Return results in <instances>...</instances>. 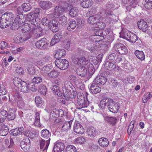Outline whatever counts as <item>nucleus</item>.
Masks as SVG:
<instances>
[{"instance_id": "1", "label": "nucleus", "mask_w": 152, "mask_h": 152, "mask_svg": "<svg viewBox=\"0 0 152 152\" xmlns=\"http://www.w3.org/2000/svg\"><path fill=\"white\" fill-rule=\"evenodd\" d=\"M114 7L113 4L108 3L106 6V9H102L100 11L99 13L102 14L103 17L104 18V21L108 23L116 19V16L111 10Z\"/></svg>"}, {"instance_id": "2", "label": "nucleus", "mask_w": 152, "mask_h": 152, "mask_svg": "<svg viewBox=\"0 0 152 152\" xmlns=\"http://www.w3.org/2000/svg\"><path fill=\"white\" fill-rule=\"evenodd\" d=\"M63 95L66 100H69L70 98L74 99L76 96L75 93L73 95L71 94V91L74 92L75 88L72 83L69 81H65L64 86L62 87Z\"/></svg>"}, {"instance_id": "3", "label": "nucleus", "mask_w": 152, "mask_h": 152, "mask_svg": "<svg viewBox=\"0 0 152 152\" xmlns=\"http://www.w3.org/2000/svg\"><path fill=\"white\" fill-rule=\"evenodd\" d=\"M88 102L84 96H78L77 97V108L81 109L88 105Z\"/></svg>"}, {"instance_id": "4", "label": "nucleus", "mask_w": 152, "mask_h": 152, "mask_svg": "<svg viewBox=\"0 0 152 152\" xmlns=\"http://www.w3.org/2000/svg\"><path fill=\"white\" fill-rule=\"evenodd\" d=\"M113 49L120 54L124 55L128 52L127 48L123 44L120 43H116L113 47Z\"/></svg>"}, {"instance_id": "5", "label": "nucleus", "mask_w": 152, "mask_h": 152, "mask_svg": "<svg viewBox=\"0 0 152 152\" xmlns=\"http://www.w3.org/2000/svg\"><path fill=\"white\" fill-rule=\"evenodd\" d=\"M107 107L110 112L114 113H118L120 108L118 103H117L112 99H110L109 101L107 104Z\"/></svg>"}, {"instance_id": "6", "label": "nucleus", "mask_w": 152, "mask_h": 152, "mask_svg": "<svg viewBox=\"0 0 152 152\" xmlns=\"http://www.w3.org/2000/svg\"><path fill=\"white\" fill-rule=\"evenodd\" d=\"M54 63L56 66L60 69L64 70L66 69L69 66V62L65 59L59 58L56 60Z\"/></svg>"}, {"instance_id": "7", "label": "nucleus", "mask_w": 152, "mask_h": 152, "mask_svg": "<svg viewBox=\"0 0 152 152\" xmlns=\"http://www.w3.org/2000/svg\"><path fill=\"white\" fill-rule=\"evenodd\" d=\"M104 67L106 69L111 71H115L119 70V67L116 64L108 60L105 61L103 64Z\"/></svg>"}, {"instance_id": "8", "label": "nucleus", "mask_w": 152, "mask_h": 152, "mask_svg": "<svg viewBox=\"0 0 152 152\" xmlns=\"http://www.w3.org/2000/svg\"><path fill=\"white\" fill-rule=\"evenodd\" d=\"M25 21L24 16L23 14H20L17 15L14 20L13 26L17 28L22 26L24 24Z\"/></svg>"}, {"instance_id": "9", "label": "nucleus", "mask_w": 152, "mask_h": 152, "mask_svg": "<svg viewBox=\"0 0 152 152\" xmlns=\"http://www.w3.org/2000/svg\"><path fill=\"white\" fill-rule=\"evenodd\" d=\"M49 45V43L47 42L46 39L45 38H42L35 43L36 47L41 50H45L47 49Z\"/></svg>"}, {"instance_id": "10", "label": "nucleus", "mask_w": 152, "mask_h": 152, "mask_svg": "<svg viewBox=\"0 0 152 152\" xmlns=\"http://www.w3.org/2000/svg\"><path fill=\"white\" fill-rule=\"evenodd\" d=\"M33 13H30L27 15H26L25 17V21L30 22L31 24L33 26V28H35L39 25V23L37 20L36 18H34Z\"/></svg>"}, {"instance_id": "11", "label": "nucleus", "mask_w": 152, "mask_h": 152, "mask_svg": "<svg viewBox=\"0 0 152 152\" xmlns=\"http://www.w3.org/2000/svg\"><path fill=\"white\" fill-rule=\"evenodd\" d=\"M14 15L11 12H7L2 15V18L3 19H5V21L9 26L12 25L13 26Z\"/></svg>"}, {"instance_id": "12", "label": "nucleus", "mask_w": 152, "mask_h": 152, "mask_svg": "<svg viewBox=\"0 0 152 152\" xmlns=\"http://www.w3.org/2000/svg\"><path fill=\"white\" fill-rule=\"evenodd\" d=\"M122 56L115 53L110 54L107 57V59L113 63L119 62L122 60Z\"/></svg>"}, {"instance_id": "13", "label": "nucleus", "mask_w": 152, "mask_h": 152, "mask_svg": "<svg viewBox=\"0 0 152 152\" xmlns=\"http://www.w3.org/2000/svg\"><path fill=\"white\" fill-rule=\"evenodd\" d=\"M99 13L100 12L96 15L90 16L88 19V23L92 24H96L98 21H99L100 18L104 19V18L102 17V14H100Z\"/></svg>"}, {"instance_id": "14", "label": "nucleus", "mask_w": 152, "mask_h": 152, "mask_svg": "<svg viewBox=\"0 0 152 152\" xmlns=\"http://www.w3.org/2000/svg\"><path fill=\"white\" fill-rule=\"evenodd\" d=\"M40 135L42 137L46 140L47 142V147L50 144L51 136V132L46 129H43L40 132Z\"/></svg>"}, {"instance_id": "15", "label": "nucleus", "mask_w": 152, "mask_h": 152, "mask_svg": "<svg viewBox=\"0 0 152 152\" xmlns=\"http://www.w3.org/2000/svg\"><path fill=\"white\" fill-rule=\"evenodd\" d=\"M73 62L77 65H86L88 63V61L85 57L80 58L75 56L72 60Z\"/></svg>"}, {"instance_id": "16", "label": "nucleus", "mask_w": 152, "mask_h": 152, "mask_svg": "<svg viewBox=\"0 0 152 152\" xmlns=\"http://www.w3.org/2000/svg\"><path fill=\"white\" fill-rule=\"evenodd\" d=\"M65 11L68 12L71 16L74 17L77 15L78 11L76 8L73 7L72 5L68 4L65 8Z\"/></svg>"}, {"instance_id": "17", "label": "nucleus", "mask_w": 152, "mask_h": 152, "mask_svg": "<svg viewBox=\"0 0 152 152\" xmlns=\"http://www.w3.org/2000/svg\"><path fill=\"white\" fill-rule=\"evenodd\" d=\"M124 38L132 43H135L138 40V37L132 32H128L124 34Z\"/></svg>"}, {"instance_id": "18", "label": "nucleus", "mask_w": 152, "mask_h": 152, "mask_svg": "<svg viewBox=\"0 0 152 152\" xmlns=\"http://www.w3.org/2000/svg\"><path fill=\"white\" fill-rule=\"evenodd\" d=\"M31 143L28 138H27L23 140L20 143L21 148L25 151L29 150L30 148Z\"/></svg>"}, {"instance_id": "19", "label": "nucleus", "mask_w": 152, "mask_h": 152, "mask_svg": "<svg viewBox=\"0 0 152 152\" xmlns=\"http://www.w3.org/2000/svg\"><path fill=\"white\" fill-rule=\"evenodd\" d=\"M65 148V145L64 143L57 141L54 144L53 151L54 152H61Z\"/></svg>"}, {"instance_id": "20", "label": "nucleus", "mask_w": 152, "mask_h": 152, "mask_svg": "<svg viewBox=\"0 0 152 152\" xmlns=\"http://www.w3.org/2000/svg\"><path fill=\"white\" fill-rule=\"evenodd\" d=\"M14 100L17 101L18 106L20 108H23L24 106V103L21 96L18 93H15L14 96Z\"/></svg>"}, {"instance_id": "21", "label": "nucleus", "mask_w": 152, "mask_h": 152, "mask_svg": "<svg viewBox=\"0 0 152 152\" xmlns=\"http://www.w3.org/2000/svg\"><path fill=\"white\" fill-rule=\"evenodd\" d=\"M107 81L106 77L102 76H97L95 79L93 83L98 86H101L104 85Z\"/></svg>"}, {"instance_id": "22", "label": "nucleus", "mask_w": 152, "mask_h": 152, "mask_svg": "<svg viewBox=\"0 0 152 152\" xmlns=\"http://www.w3.org/2000/svg\"><path fill=\"white\" fill-rule=\"evenodd\" d=\"M58 22L56 19H53L50 21L48 25L49 28L53 33L57 32L58 30Z\"/></svg>"}, {"instance_id": "23", "label": "nucleus", "mask_w": 152, "mask_h": 152, "mask_svg": "<svg viewBox=\"0 0 152 152\" xmlns=\"http://www.w3.org/2000/svg\"><path fill=\"white\" fill-rule=\"evenodd\" d=\"M73 131L76 133L78 134H83L84 131L82 126L79 123L75 122L73 126Z\"/></svg>"}, {"instance_id": "24", "label": "nucleus", "mask_w": 152, "mask_h": 152, "mask_svg": "<svg viewBox=\"0 0 152 152\" xmlns=\"http://www.w3.org/2000/svg\"><path fill=\"white\" fill-rule=\"evenodd\" d=\"M85 65V66H82L81 68H80L79 69H77L76 70V72L79 75L86 77L88 79L89 77L88 76L87 73L88 70L86 68V65Z\"/></svg>"}, {"instance_id": "25", "label": "nucleus", "mask_w": 152, "mask_h": 152, "mask_svg": "<svg viewBox=\"0 0 152 152\" xmlns=\"http://www.w3.org/2000/svg\"><path fill=\"white\" fill-rule=\"evenodd\" d=\"M137 24L139 28L144 32L146 31L148 29V27L147 22L143 19H141L138 21Z\"/></svg>"}, {"instance_id": "26", "label": "nucleus", "mask_w": 152, "mask_h": 152, "mask_svg": "<svg viewBox=\"0 0 152 152\" xmlns=\"http://www.w3.org/2000/svg\"><path fill=\"white\" fill-rule=\"evenodd\" d=\"M40 7L43 10H48L53 7V4L49 1H40L39 3Z\"/></svg>"}, {"instance_id": "27", "label": "nucleus", "mask_w": 152, "mask_h": 152, "mask_svg": "<svg viewBox=\"0 0 152 152\" xmlns=\"http://www.w3.org/2000/svg\"><path fill=\"white\" fill-rule=\"evenodd\" d=\"M63 37L62 33L58 32L56 34L52 39L50 42V45L53 46L56 43L58 42Z\"/></svg>"}, {"instance_id": "28", "label": "nucleus", "mask_w": 152, "mask_h": 152, "mask_svg": "<svg viewBox=\"0 0 152 152\" xmlns=\"http://www.w3.org/2000/svg\"><path fill=\"white\" fill-rule=\"evenodd\" d=\"M98 132L97 130L93 126H90L87 129V134L91 137H95L97 134Z\"/></svg>"}, {"instance_id": "29", "label": "nucleus", "mask_w": 152, "mask_h": 152, "mask_svg": "<svg viewBox=\"0 0 152 152\" xmlns=\"http://www.w3.org/2000/svg\"><path fill=\"white\" fill-rule=\"evenodd\" d=\"M64 11H65V8L59 6L56 7L54 11V14L55 15V17H58Z\"/></svg>"}, {"instance_id": "30", "label": "nucleus", "mask_w": 152, "mask_h": 152, "mask_svg": "<svg viewBox=\"0 0 152 152\" xmlns=\"http://www.w3.org/2000/svg\"><path fill=\"white\" fill-rule=\"evenodd\" d=\"M9 128L7 126L4 124H0V135L1 136H5L8 133Z\"/></svg>"}, {"instance_id": "31", "label": "nucleus", "mask_w": 152, "mask_h": 152, "mask_svg": "<svg viewBox=\"0 0 152 152\" xmlns=\"http://www.w3.org/2000/svg\"><path fill=\"white\" fill-rule=\"evenodd\" d=\"M101 90V89L100 87L94 83L91 84L89 89L90 92L93 94H97L100 92Z\"/></svg>"}, {"instance_id": "32", "label": "nucleus", "mask_w": 152, "mask_h": 152, "mask_svg": "<svg viewBox=\"0 0 152 152\" xmlns=\"http://www.w3.org/2000/svg\"><path fill=\"white\" fill-rule=\"evenodd\" d=\"M15 110L13 108H10L7 113V119L8 121L14 120L16 117Z\"/></svg>"}, {"instance_id": "33", "label": "nucleus", "mask_w": 152, "mask_h": 152, "mask_svg": "<svg viewBox=\"0 0 152 152\" xmlns=\"http://www.w3.org/2000/svg\"><path fill=\"white\" fill-rule=\"evenodd\" d=\"M86 68L87 69L88 76L89 77L88 79L90 78L95 71L93 64L89 63L86 64Z\"/></svg>"}, {"instance_id": "34", "label": "nucleus", "mask_w": 152, "mask_h": 152, "mask_svg": "<svg viewBox=\"0 0 152 152\" xmlns=\"http://www.w3.org/2000/svg\"><path fill=\"white\" fill-rule=\"evenodd\" d=\"M24 129L23 127L16 128L11 130L10 132V134L12 136H17L19 134H22L23 132Z\"/></svg>"}, {"instance_id": "35", "label": "nucleus", "mask_w": 152, "mask_h": 152, "mask_svg": "<svg viewBox=\"0 0 152 152\" xmlns=\"http://www.w3.org/2000/svg\"><path fill=\"white\" fill-rule=\"evenodd\" d=\"M39 144L40 148L43 152H47V150L48 148L49 145H48L47 147V142L46 141V145L45 147L44 148L45 145V140L43 139H40L39 140Z\"/></svg>"}, {"instance_id": "36", "label": "nucleus", "mask_w": 152, "mask_h": 152, "mask_svg": "<svg viewBox=\"0 0 152 152\" xmlns=\"http://www.w3.org/2000/svg\"><path fill=\"white\" fill-rule=\"evenodd\" d=\"M21 86L20 87V91L25 93H27L29 91V87L30 86H28V85H30V84L27 83L24 81H23L22 83Z\"/></svg>"}, {"instance_id": "37", "label": "nucleus", "mask_w": 152, "mask_h": 152, "mask_svg": "<svg viewBox=\"0 0 152 152\" xmlns=\"http://www.w3.org/2000/svg\"><path fill=\"white\" fill-rule=\"evenodd\" d=\"M72 121V120H71L68 121H66L65 123H64L63 125L62 126L61 130L62 131L65 132L69 130L71 128Z\"/></svg>"}, {"instance_id": "38", "label": "nucleus", "mask_w": 152, "mask_h": 152, "mask_svg": "<svg viewBox=\"0 0 152 152\" xmlns=\"http://www.w3.org/2000/svg\"><path fill=\"white\" fill-rule=\"evenodd\" d=\"M66 52L65 50L62 49L57 51L56 54L54 55V58H61L62 57H64L66 54Z\"/></svg>"}, {"instance_id": "39", "label": "nucleus", "mask_w": 152, "mask_h": 152, "mask_svg": "<svg viewBox=\"0 0 152 152\" xmlns=\"http://www.w3.org/2000/svg\"><path fill=\"white\" fill-rule=\"evenodd\" d=\"M134 54L136 57L140 61H142L145 59V55L142 51H139L138 50H136Z\"/></svg>"}, {"instance_id": "40", "label": "nucleus", "mask_w": 152, "mask_h": 152, "mask_svg": "<svg viewBox=\"0 0 152 152\" xmlns=\"http://www.w3.org/2000/svg\"><path fill=\"white\" fill-rule=\"evenodd\" d=\"M99 145L102 147H106L109 144V141L107 139L104 137L100 138L98 141Z\"/></svg>"}, {"instance_id": "41", "label": "nucleus", "mask_w": 152, "mask_h": 152, "mask_svg": "<svg viewBox=\"0 0 152 152\" xmlns=\"http://www.w3.org/2000/svg\"><path fill=\"white\" fill-rule=\"evenodd\" d=\"M92 4L91 0H83L81 2L80 5L81 7L84 8H87L91 6Z\"/></svg>"}, {"instance_id": "42", "label": "nucleus", "mask_w": 152, "mask_h": 152, "mask_svg": "<svg viewBox=\"0 0 152 152\" xmlns=\"http://www.w3.org/2000/svg\"><path fill=\"white\" fill-rule=\"evenodd\" d=\"M109 83L114 88H118L120 87V83L114 78L110 79Z\"/></svg>"}, {"instance_id": "43", "label": "nucleus", "mask_w": 152, "mask_h": 152, "mask_svg": "<svg viewBox=\"0 0 152 152\" xmlns=\"http://www.w3.org/2000/svg\"><path fill=\"white\" fill-rule=\"evenodd\" d=\"M51 90L52 92L57 96L61 97L62 96V94L59 90V87L56 85L53 86Z\"/></svg>"}, {"instance_id": "44", "label": "nucleus", "mask_w": 152, "mask_h": 152, "mask_svg": "<svg viewBox=\"0 0 152 152\" xmlns=\"http://www.w3.org/2000/svg\"><path fill=\"white\" fill-rule=\"evenodd\" d=\"M106 119L107 123L112 126L115 125L117 119L115 117H107Z\"/></svg>"}, {"instance_id": "45", "label": "nucleus", "mask_w": 152, "mask_h": 152, "mask_svg": "<svg viewBox=\"0 0 152 152\" xmlns=\"http://www.w3.org/2000/svg\"><path fill=\"white\" fill-rule=\"evenodd\" d=\"M109 99H102L100 101L99 105V108L102 110L104 109L106 106L107 103H108Z\"/></svg>"}, {"instance_id": "46", "label": "nucleus", "mask_w": 152, "mask_h": 152, "mask_svg": "<svg viewBox=\"0 0 152 152\" xmlns=\"http://www.w3.org/2000/svg\"><path fill=\"white\" fill-rule=\"evenodd\" d=\"M21 7L23 11L26 12L29 11L32 8L31 4L28 3H23L21 5Z\"/></svg>"}, {"instance_id": "47", "label": "nucleus", "mask_w": 152, "mask_h": 152, "mask_svg": "<svg viewBox=\"0 0 152 152\" xmlns=\"http://www.w3.org/2000/svg\"><path fill=\"white\" fill-rule=\"evenodd\" d=\"M22 26L23 27L22 29V31L23 33L29 32L31 30V25L29 24L26 23L24 24Z\"/></svg>"}, {"instance_id": "48", "label": "nucleus", "mask_w": 152, "mask_h": 152, "mask_svg": "<svg viewBox=\"0 0 152 152\" xmlns=\"http://www.w3.org/2000/svg\"><path fill=\"white\" fill-rule=\"evenodd\" d=\"M92 37V38L91 39V40L96 44H100V43L102 42V40L103 39V37H98L96 36H94Z\"/></svg>"}, {"instance_id": "49", "label": "nucleus", "mask_w": 152, "mask_h": 152, "mask_svg": "<svg viewBox=\"0 0 152 152\" xmlns=\"http://www.w3.org/2000/svg\"><path fill=\"white\" fill-rule=\"evenodd\" d=\"M23 81L20 78L18 77L14 78L13 80V84L15 86L18 88L20 87Z\"/></svg>"}, {"instance_id": "50", "label": "nucleus", "mask_w": 152, "mask_h": 152, "mask_svg": "<svg viewBox=\"0 0 152 152\" xmlns=\"http://www.w3.org/2000/svg\"><path fill=\"white\" fill-rule=\"evenodd\" d=\"M59 73L54 70L51 71L48 74V76L50 78L54 79L57 77L59 75Z\"/></svg>"}, {"instance_id": "51", "label": "nucleus", "mask_w": 152, "mask_h": 152, "mask_svg": "<svg viewBox=\"0 0 152 152\" xmlns=\"http://www.w3.org/2000/svg\"><path fill=\"white\" fill-rule=\"evenodd\" d=\"M35 101L37 107H41L43 104V101L39 96H37L35 97Z\"/></svg>"}, {"instance_id": "52", "label": "nucleus", "mask_w": 152, "mask_h": 152, "mask_svg": "<svg viewBox=\"0 0 152 152\" xmlns=\"http://www.w3.org/2000/svg\"><path fill=\"white\" fill-rule=\"evenodd\" d=\"M76 23L75 20H72L69 23V26L67 27L68 31H71L72 29H74L76 26Z\"/></svg>"}, {"instance_id": "53", "label": "nucleus", "mask_w": 152, "mask_h": 152, "mask_svg": "<svg viewBox=\"0 0 152 152\" xmlns=\"http://www.w3.org/2000/svg\"><path fill=\"white\" fill-rule=\"evenodd\" d=\"M5 19H3L2 18V16L0 18V27L1 28H5L7 26H9L7 22L5 20Z\"/></svg>"}, {"instance_id": "54", "label": "nucleus", "mask_w": 152, "mask_h": 152, "mask_svg": "<svg viewBox=\"0 0 152 152\" xmlns=\"http://www.w3.org/2000/svg\"><path fill=\"white\" fill-rule=\"evenodd\" d=\"M40 10H41V9L39 8H36L33 12H31L33 13L32 15H33V16L37 20V21L39 20L38 17L40 16Z\"/></svg>"}, {"instance_id": "55", "label": "nucleus", "mask_w": 152, "mask_h": 152, "mask_svg": "<svg viewBox=\"0 0 152 152\" xmlns=\"http://www.w3.org/2000/svg\"><path fill=\"white\" fill-rule=\"evenodd\" d=\"M10 142L9 139H5L4 140V143L5 145H8L9 148H11L14 145V142L12 138H10Z\"/></svg>"}, {"instance_id": "56", "label": "nucleus", "mask_w": 152, "mask_h": 152, "mask_svg": "<svg viewBox=\"0 0 152 152\" xmlns=\"http://www.w3.org/2000/svg\"><path fill=\"white\" fill-rule=\"evenodd\" d=\"M66 151V152H76V148L73 145H68L67 146Z\"/></svg>"}, {"instance_id": "57", "label": "nucleus", "mask_w": 152, "mask_h": 152, "mask_svg": "<svg viewBox=\"0 0 152 152\" xmlns=\"http://www.w3.org/2000/svg\"><path fill=\"white\" fill-rule=\"evenodd\" d=\"M47 89L46 86L44 85H42L40 87L39 91L40 93L44 95H45L46 94Z\"/></svg>"}, {"instance_id": "58", "label": "nucleus", "mask_w": 152, "mask_h": 152, "mask_svg": "<svg viewBox=\"0 0 152 152\" xmlns=\"http://www.w3.org/2000/svg\"><path fill=\"white\" fill-rule=\"evenodd\" d=\"M51 67L50 65H46L41 69V71L43 73H47L50 70Z\"/></svg>"}, {"instance_id": "59", "label": "nucleus", "mask_w": 152, "mask_h": 152, "mask_svg": "<svg viewBox=\"0 0 152 152\" xmlns=\"http://www.w3.org/2000/svg\"><path fill=\"white\" fill-rule=\"evenodd\" d=\"M42 80V78L41 77H35L32 79L33 83L38 84L41 82Z\"/></svg>"}, {"instance_id": "60", "label": "nucleus", "mask_w": 152, "mask_h": 152, "mask_svg": "<svg viewBox=\"0 0 152 152\" xmlns=\"http://www.w3.org/2000/svg\"><path fill=\"white\" fill-rule=\"evenodd\" d=\"M50 22V20H49L46 17L43 18L41 20V23L42 25L44 26H48Z\"/></svg>"}, {"instance_id": "61", "label": "nucleus", "mask_w": 152, "mask_h": 152, "mask_svg": "<svg viewBox=\"0 0 152 152\" xmlns=\"http://www.w3.org/2000/svg\"><path fill=\"white\" fill-rule=\"evenodd\" d=\"M145 2L144 5L145 7L148 10L152 9V2L150 1H145Z\"/></svg>"}, {"instance_id": "62", "label": "nucleus", "mask_w": 152, "mask_h": 152, "mask_svg": "<svg viewBox=\"0 0 152 152\" xmlns=\"http://www.w3.org/2000/svg\"><path fill=\"white\" fill-rule=\"evenodd\" d=\"M101 61V59L96 57L95 59L92 60V62L93 64L95 65H96L98 66L100 64Z\"/></svg>"}, {"instance_id": "63", "label": "nucleus", "mask_w": 152, "mask_h": 152, "mask_svg": "<svg viewBox=\"0 0 152 152\" xmlns=\"http://www.w3.org/2000/svg\"><path fill=\"white\" fill-rule=\"evenodd\" d=\"M23 38L24 41H26L28 40L31 38V31L29 32L23 33Z\"/></svg>"}, {"instance_id": "64", "label": "nucleus", "mask_w": 152, "mask_h": 152, "mask_svg": "<svg viewBox=\"0 0 152 152\" xmlns=\"http://www.w3.org/2000/svg\"><path fill=\"white\" fill-rule=\"evenodd\" d=\"M59 110L57 109H54L50 113V115H52L53 116L56 118L58 117V115Z\"/></svg>"}]
</instances>
